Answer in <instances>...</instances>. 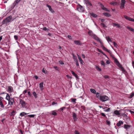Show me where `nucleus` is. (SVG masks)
<instances>
[{
  "label": "nucleus",
  "mask_w": 134,
  "mask_h": 134,
  "mask_svg": "<svg viewBox=\"0 0 134 134\" xmlns=\"http://www.w3.org/2000/svg\"><path fill=\"white\" fill-rule=\"evenodd\" d=\"M72 116L73 117L74 120V121H77V115L74 112L72 114Z\"/></svg>",
  "instance_id": "nucleus-11"
},
{
  "label": "nucleus",
  "mask_w": 134,
  "mask_h": 134,
  "mask_svg": "<svg viewBox=\"0 0 134 134\" xmlns=\"http://www.w3.org/2000/svg\"><path fill=\"white\" fill-rule=\"evenodd\" d=\"M49 10L52 13H53L54 12V11L53 10V9L52 8V7L50 8L49 9Z\"/></svg>",
  "instance_id": "nucleus-44"
},
{
  "label": "nucleus",
  "mask_w": 134,
  "mask_h": 134,
  "mask_svg": "<svg viewBox=\"0 0 134 134\" xmlns=\"http://www.w3.org/2000/svg\"><path fill=\"white\" fill-rule=\"evenodd\" d=\"M113 45H114V47H115L117 48V47L118 46V45L116 43H115V42H113Z\"/></svg>",
  "instance_id": "nucleus-40"
},
{
  "label": "nucleus",
  "mask_w": 134,
  "mask_h": 134,
  "mask_svg": "<svg viewBox=\"0 0 134 134\" xmlns=\"http://www.w3.org/2000/svg\"><path fill=\"white\" fill-rule=\"evenodd\" d=\"M102 96L99 93L97 92L96 94V97L98 99H100L101 97Z\"/></svg>",
  "instance_id": "nucleus-15"
},
{
  "label": "nucleus",
  "mask_w": 134,
  "mask_h": 134,
  "mask_svg": "<svg viewBox=\"0 0 134 134\" xmlns=\"http://www.w3.org/2000/svg\"><path fill=\"white\" fill-rule=\"evenodd\" d=\"M88 33L90 36H91L92 37L94 34H93V33L90 30L88 32Z\"/></svg>",
  "instance_id": "nucleus-19"
},
{
  "label": "nucleus",
  "mask_w": 134,
  "mask_h": 134,
  "mask_svg": "<svg viewBox=\"0 0 134 134\" xmlns=\"http://www.w3.org/2000/svg\"><path fill=\"white\" fill-rule=\"evenodd\" d=\"M86 3L88 5H90V6H92V4L91 3V2H90V1L88 0H87L86 1Z\"/></svg>",
  "instance_id": "nucleus-21"
},
{
  "label": "nucleus",
  "mask_w": 134,
  "mask_h": 134,
  "mask_svg": "<svg viewBox=\"0 0 134 134\" xmlns=\"http://www.w3.org/2000/svg\"><path fill=\"white\" fill-rule=\"evenodd\" d=\"M43 83L41 82L39 84L40 87V88L41 90H42L43 89Z\"/></svg>",
  "instance_id": "nucleus-14"
},
{
  "label": "nucleus",
  "mask_w": 134,
  "mask_h": 134,
  "mask_svg": "<svg viewBox=\"0 0 134 134\" xmlns=\"http://www.w3.org/2000/svg\"><path fill=\"white\" fill-rule=\"evenodd\" d=\"M75 134H80V132L77 130H75L74 132Z\"/></svg>",
  "instance_id": "nucleus-45"
},
{
  "label": "nucleus",
  "mask_w": 134,
  "mask_h": 134,
  "mask_svg": "<svg viewBox=\"0 0 134 134\" xmlns=\"http://www.w3.org/2000/svg\"><path fill=\"white\" fill-rule=\"evenodd\" d=\"M33 95L35 97V98H37V94L35 92H33Z\"/></svg>",
  "instance_id": "nucleus-36"
},
{
  "label": "nucleus",
  "mask_w": 134,
  "mask_h": 134,
  "mask_svg": "<svg viewBox=\"0 0 134 134\" xmlns=\"http://www.w3.org/2000/svg\"><path fill=\"white\" fill-rule=\"evenodd\" d=\"M43 30L44 31L48 30V29H47L46 27H44L43 29Z\"/></svg>",
  "instance_id": "nucleus-58"
},
{
  "label": "nucleus",
  "mask_w": 134,
  "mask_h": 134,
  "mask_svg": "<svg viewBox=\"0 0 134 134\" xmlns=\"http://www.w3.org/2000/svg\"><path fill=\"white\" fill-rule=\"evenodd\" d=\"M106 39L108 42H111L112 41L110 38L109 37H106Z\"/></svg>",
  "instance_id": "nucleus-34"
},
{
  "label": "nucleus",
  "mask_w": 134,
  "mask_h": 134,
  "mask_svg": "<svg viewBox=\"0 0 134 134\" xmlns=\"http://www.w3.org/2000/svg\"><path fill=\"white\" fill-rule=\"evenodd\" d=\"M134 96V92H132L131 93V95L130 96V97L131 98H132Z\"/></svg>",
  "instance_id": "nucleus-41"
},
{
  "label": "nucleus",
  "mask_w": 134,
  "mask_h": 134,
  "mask_svg": "<svg viewBox=\"0 0 134 134\" xmlns=\"http://www.w3.org/2000/svg\"><path fill=\"white\" fill-rule=\"evenodd\" d=\"M90 91L91 92L95 94L96 92V90L94 89H91Z\"/></svg>",
  "instance_id": "nucleus-32"
},
{
  "label": "nucleus",
  "mask_w": 134,
  "mask_h": 134,
  "mask_svg": "<svg viewBox=\"0 0 134 134\" xmlns=\"http://www.w3.org/2000/svg\"><path fill=\"white\" fill-rule=\"evenodd\" d=\"M126 28L128 29L129 30L132 32H133L134 33V29H133L132 28L129 26H127Z\"/></svg>",
  "instance_id": "nucleus-25"
},
{
  "label": "nucleus",
  "mask_w": 134,
  "mask_h": 134,
  "mask_svg": "<svg viewBox=\"0 0 134 134\" xmlns=\"http://www.w3.org/2000/svg\"><path fill=\"white\" fill-rule=\"evenodd\" d=\"M27 114V113H25L24 112H22L20 114V116H24V115H26Z\"/></svg>",
  "instance_id": "nucleus-31"
},
{
  "label": "nucleus",
  "mask_w": 134,
  "mask_h": 134,
  "mask_svg": "<svg viewBox=\"0 0 134 134\" xmlns=\"http://www.w3.org/2000/svg\"><path fill=\"white\" fill-rule=\"evenodd\" d=\"M52 114L53 115L55 116L57 115V113L54 111H52Z\"/></svg>",
  "instance_id": "nucleus-37"
},
{
  "label": "nucleus",
  "mask_w": 134,
  "mask_h": 134,
  "mask_svg": "<svg viewBox=\"0 0 134 134\" xmlns=\"http://www.w3.org/2000/svg\"><path fill=\"white\" fill-rule=\"evenodd\" d=\"M114 113L115 114L117 115H119L120 114V113H119V111L117 110H116L114 112Z\"/></svg>",
  "instance_id": "nucleus-23"
},
{
  "label": "nucleus",
  "mask_w": 134,
  "mask_h": 134,
  "mask_svg": "<svg viewBox=\"0 0 134 134\" xmlns=\"http://www.w3.org/2000/svg\"><path fill=\"white\" fill-rule=\"evenodd\" d=\"M5 93L7 94L5 99L8 101V104L12 106L13 105V103L15 102L14 98L10 97L9 94L7 93Z\"/></svg>",
  "instance_id": "nucleus-1"
},
{
  "label": "nucleus",
  "mask_w": 134,
  "mask_h": 134,
  "mask_svg": "<svg viewBox=\"0 0 134 134\" xmlns=\"http://www.w3.org/2000/svg\"><path fill=\"white\" fill-rule=\"evenodd\" d=\"M42 72L45 74H46L47 73V71H46L45 69H44V68H43L42 69Z\"/></svg>",
  "instance_id": "nucleus-35"
},
{
  "label": "nucleus",
  "mask_w": 134,
  "mask_h": 134,
  "mask_svg": "<svg viewBox=\"0 0 134 134\" xmlns=\"http://www.w3.org/2000/svg\"><path fill=\"white\" fill-rule=\"evenodd\" d=\"M123 124V122L121 121H120L117 124V125L119 127L120 126L121 124Z\"/></svg>",
  "instance_id": "nucleus-18"
},
{
  "label": "nucleus",
  "mask_w": 134,
  "mask_h": 134,
  "mask_svg": "<svg viewBox=\"0 0 134 134\" xmlns=\"http://www.w3.org/2000/svg\"><path fill=\"white\" fill-rule=\"evenodd\" d=\"M77 9L80 12H82L84 10L83 8L80 5H79L77 6Z\"/></svg>",
  "instance_id": "nucleus-7"
},
{
  "label": "nucleus",
  "mask_w": 134,
  "mask_h": 134,
  "mask_svg": "<svg viewBox=\"0 0 134 134\" xmlns=\"http://www.w3.org/2000/svg\"><path fill=\"white\" fill-rule=\"evenodd\" d=\"M114 62L116 64V65L120 68L123 71L124 70V68L122 66L120 63H119L117 59L116 58L114 57Z\"/></svg>",
  "instance_id": "nucleus-2"
},
{
  "label": "nucleus",
  "mask_w": 134,
  "mask_h": 134,
  "mask_svg": "<svg viewBox=\"0 0 134 134\" xmlns=\"http://www.w3.org/2000/svg\"><path fill=\"white\" fill-rule=\"evenodd\" d=\"M14 37L15 40H17L18 38V36L15 35L14 36Z\"/></svg>",
  "instance_id": "nucleus-48"
},
{
  "label": "nucleus",
  "mask_w": 134,
  "mask_h": 134,
  "mask_svg": "<svg viewBox=\"0 0 134 134\" xmlns=\"http://www.w3.org/2000/svg\"><path fill=\"white\" fill-rule=\"evenodd\" d=\"M12 18V16H9L7 17L5 19H4L3 20V22L4 23H7L11 21Z\"/></svg>",
  "instance_id": "nucleus-3"
},
{
  "label": "nucleus",
  "mask_w": 134,
  "mask_h": 134,
  "mask_svg": "<svg viewBox=\"0 0 134 134\" xmlns=\"http://www.w3.org/2000/svg\"><path fill=\"white\" fill-rule=\"evenodd\" d=\"M124 18L125 19H127L129 21H131V18L129 16H126L125 15H124Z\"/></svg>",
  "instance_id": "nucleus-22"
},
{
  "label": "nucleus",
  "mask_w": 134,
  "mask_h": 134,
  "mask_svg": "<svg viewBox=\"0 0 134 134\" xmlns=\"http://www.w3.org/2000/svg\"><path fill=\"white\" fill-rule=\"evenodd\" d=\"M100 19L101 20V21L102 22H104V21H105V20L104 19Z\"/></svg>",
  "instance_id": "nucleus-64"
},
{
  "label": "nucleus",
  "mask_w": 134,
  "mask_h": 134,
  "mask_svg": "<svg viewBox=\"0 0 134 134\" xmlns=\"http://www.w3.org/2000/svg\"><path fill=\"white\" fill-rule=\"evenodd\" d=\"M117 2H111L110 3V4H111V5H117Z\"/></svg>",
  "instance_id": "nucleus-33"
},
{
  "label": "nucleus",
  "mask_w": 134,
  "mask_h": 134,
  "mask_svg": "<svg viewBox=\"0 0 134 134\" xmlns=\"http://www.w3.org/2000/svg\"><path fill=\"white\" fill-rule=\"evenodd\" d=\"M106 122L107 123V124H108V125H109L110 124V122L108 120H107L106 121Z\"/></svg>",
  "instance_id": "nucleus-52"
},
{
  "label": "nucleus",
  "mask_w": 134,
  "mask_h": 134,
  "mask_svg": "<svg viewBox=\"0 0 134 134\" xmlns=\"http://www.w3.org/2000/svg\"><path fill=\"white\" fill-rule=\"evenodd\" d=\"M96 68L97 70H98L99 71H101L102 70L98 66H96Z\"/></svg>",
  "instance_id": "nucleus-39"
},
{
  "label": "nucleus",
  "mask_w": 134,
  "mask_h": 134,
  "mask_svg": "<svg viewBox=\"0 0 134 134\" xmlns=\"http://www.w3.org/2000/svg\"><path fill=\"white\" fill-rule=\"evenodd\" d=\"M68 37L71 40L72 39V37L71 36L69 35H68Z\"/></svg>",
  "instance_id": "nucleus-51"
},
{
  "label": "nucleus",
  "mask_w": 134,
  "mask_h": 134,
  "mask_svg": "<svg viewBox=\"0 0 134 134\" xmlns=\"http://www.w3.org/2000/svg\"><path fill=\"white\" fill-rule=\"evenodd\" d=\"M113 25L114 26H117L119 28L120 27V25L118 24H116L115 23H113Z\"/></svg>",
  "instance_id": "nucleus-24"
},
{
  "label": "nucleus",
  "mask_w": 134,
  "mask_h": 134,
  "mask_svg": "<svg viewBox=\"0 0 134 134\" xmlns=\"http://www.w3.org/2000/svg\"><path fill=\"white\" fill-rule=\"evenodd\" d=\"M108 100V97L106 96H102L100 99V101L104 102Z\"/></svg>",
  "instance_id": "nucleus-4"
},
{
  "label": "nucleus",
  "mask_w": 134,
  "mask_h": 134,
  "mask_svg": "<svg viewBox=\"0 0 134 134\" xmlns=\"http://www.w3.org/2000/svg\"><path fill=\"white\" fill-rule=\"evenodd\" d=\"M35 116V115H28V116L30 118H34Z\"/></svg>",
  "instance_id": "nucleus-38"
},
{
  "label": "nucleus",
  "mask_w": 134,
  "mask_h": 134,
  "mask_svg": "<svg viewBox=\"0 0 134 134\" xmlns=\"http://www.w3.org/2000/svg\"><path fill=\"white\" fill-rule=\"evenodd\" d=\"M46 6L49 8V9L51 7V6L48 4H46Z\"/></svg>",
  "instance_id": "nucleus-59"
},
{
  "label": "nucleus",
  "mask_w": 134,
  "mask_h": 134,
  "mask_svg": "<svg viewBox=\"0 0 134 134\" xmlns=\"http://www.w3.org/2000/svg\"><path fill=\"white\" fill-rule=\"evenodd\" d=\"M7 92L9 93H11L13 92V89L12 87L8 86L7 87Z\"/></svg>",
  "instance_id": "nucleus-6"
},
{
  "label": "nucleus",
  "mask_w": 134,
  "mask_h": 134,
  "mask_svg": "<svg viewBox=\"0 0 134 134\" xmlns=\"http://www.w3.org/2000/svg\"><path fill=\"white\" fill-rule=\"evenodd\" d=\"M101 47L104 50L108 52V53H110L111 52L110 51L108 50L105 47H104L103 46H102Z\"/></svg>",
  "instance_id": "nucleus-13"
},
{
  "label": "nucleus",
  "mask_w": 134,
  "mask_h": 134,
  "mask_svg": "<svg viewBox=\"0 0 134 134\" xmlns=\"http://www.w3.org/2000/svg\"><path fill=\"white\" fill-rule=\"evenodd\" d=\"M76 98H71V100L72 102L74 103V104H75L76 103Z\"/></svg>",
  "instance_id": "nucleus-28"
},
{
  "label": "nucleus",
  "mask_w": 134,
  "mask_h": 134,
  "mask_svg": "<svg viewBox=\"0 0 134 134\" xmlns=\"http://www.w3.org/2000/svg\"><path fill=\"white\" fill-rule=\"evenodd\" d=\"M15 111L14 110H13L12 112L10 113V115L11 116H14L15 115Z\"/></svg>",
  "instance_id": "nucleus-27"
},
{
  "label": "nucleus",
  "mask_w": 134,
  "mask_h": 134,
  "mask_svg": "<svg viewBox=\"0 0 134 134\" xmlns=\"http://www.w3.org/2000/svg\"><path fill=\"white\" fill-rule=\"evenodd\" d=\"M101 115L103 116H104V117H106V115H105V114L103 113H100Z\"/></svg>",
  "instance_id": "nucleus-46"
},
{
  "label": "nucleus",
  "mask_w": 134,
  "mask_h": 134,
  "mask_svg": "<svg viewBox=\"0 0 134 134\" xmlns=\"http://www.w3.org/2000/svg\"><path fill=\"white\" fill-rule=\"evenodd\" d=\"M92 37L97 41L99 39V38L94 34L93 35Z\"/></svg>",
  "instance_id": "nucleus-17"
},
{
  "label": "nucleus",
  "mask_w": 134,
  "mask_h": 134,
  "mask_svg": "<svg viewBox=\"0 0 134 134\" xmlns=\"http://www.w3.org/2000/svg\"><path fill=\"white\" fill-rule=\"evenodd\" d=\"M71 73L72 74V75L76 78V79L78 78V76L76 74L74 71H71Z\"/></svg>",
  "instance_id": "nucleus-20"
},
{
  "label": "nucleus",
  "mask_w": 134,
  "mask_h": 134,
  "mask_svg": "<svg viewBox=\"0 0 134 134\" xmlns=\"http://www.w3.org/2000/svg\"><path fill=\"white\" fill-rule=\"evenodd\" d=\"M125 0H121L120 3V8L121 9H123L124 8L125 4L126 3Z\"/></svg>",
  "instance_id": "nucleus-5"
},
{
  "label": "nucleus",
  "mask_w": 134,
  "mask_h": 134,
  "mask_svg": "<svg viewBox=\"0 0 134 134\" xmlns=\"http://www.w3.org/2000/svg\"><path fill=\"white\" fill-rule=\"evenodd\" d=\"M21 0H16L15 1V3L16 4H17Z\"/></svg>",
  "instance_id": "nucleus-57"
},
{
  "label": "nucleus",
  "mask_w": 134,
  "mask_h": 134,
  "mask_svg": "<svg viewBox=\"0 0 134 134\" xmlns=\"http://www.w3.org/2000/svg\"><path fill=\"white\" fill-rule=\"evenodd\" d=\"M110 108H108L107 109L105 110V111L106 112H108L110 110Z\"/></svg>",
  "instance_id": "nucleus-56"
},
{
  "label": "nucleus",
  "mask_w": 134,
  "mask_h": 134,
  "mask_svg": "<svg viewBox=\"0 0 134 134\" xmlns=\"http://www.w3.org/2000/svg\"><path fill=\"white\" fill-rule=\"evenodd\" d=\"M65 107H63L62 108H61L60 109H59V111H63V109H65Z\"/></svg>",
  "instance_id": "nucleus-47"
},
{
  "label": "nucleus",
  "mask_w": 134,
  "mask_h": 134,
  "mask_svg": "<svg viewBox=\"0 0 134 134\" xmlns=\"http://www.w3.org/2000/svg\"><path fill=\"white\" fill-rule=\"evenodd\" d=\"M74 42L75 44L78 45H81L82 44V43L79 40H75L74 41Z\"/></svg>",
  "instance_id": "nucleus-9"
},
{
  "label": "nucleus",
  "mask_w": 134,
  "mask_h": 134,
  "mask_svg": "<svg viewBox=\"0 0 134 134\" xmlns=\"http://www.w3.org/2000/svg\"><path fill=\"white\" fill-rule=\"evenodd\" d=\"M103 77L105 79H108L109 77V76L107 75H105L103 76Z\"/></svg>",
  "instance_id": "nucleus-54"
},
{
  "label": "nucleus",
  "mask_w": 134,
  "mask_h": 134,
  "mask_svg": "<svg viewBox=\"0 0 134 134\" xmlns=\"http://www.w3.org/2000/svg\"><path fill=\"white\" fill-rule=\"evenodd\" d=\"M103 10H104L106 11H109V10L108 9L104 7L103 9Z\"/></svg>",
  "instance_id": "nucleus-49"
},
{
  "label": "nucleus",
  "mask_w": 134,
  "mask_h": 134,
  "mask_svg": "<svg viewBox=\"0 0 134 134\" xmlns=\"http://www.w3.org/2000/svg\"><path fill=\"white\" fill-rule=\"evenodd\" d=\"M97 41H98L100 43V44L101 45V46H103V43L101 42V41L100 40V39H99V40H98Z\"/></svg>",
  "instance_id": "nucleus-42"
},
{
  "label": "nucleus",
  "mask_w": 134,
  "mask_h": 134,
  "mask_svg": "<svg viewBox=\"0 0 134 134\" xmlns=\"http://www.w3.org/2000/svg\"><path fill=\"white\" fill-rule=\"evenodd\" d=\"M91 15L93 17L96 18L97 16V15L94 13H93L91 14Z\"/></svg>",
  "instance_id": "nucleus-29"
},
{
  "label": "nucleus",
  "mask_w": 134,
  "mask_h": 134,
  "mask_svg": "<svg viewBox=\"0 0 134 134\" xmlns=\"http://www.w3.org/2000/svg\"><path fill=\"white\" fill-rule=\"evenodd\" d=\"M77 55L78 56V58L80 61V63L83 64V62L81 59V57L78 54H77Z\"/></svg>",
  "instance_id": "nucleus-12"
},
{
  "label": "nucleus",
  "mask_w": 134,
  "mask_h": 134,
  "mask_svg": "<svg viewBox=\"0 0 134 134\" xmlns=\"http://www.w3.org/2000/svg\"><path fill=\"white\" fill-rule=\"evenodd\" d=\"M54 68L55 69L57 70H58V67L57 66H54Z\"/></svg>",
  "instance_id": "nucleus-60"
},
{
  "label": "nucleus",
  "mask_w": 134,
  "mask_h": 134,
  "mask_svg": "<svg viewBox=\"0 0 134 134\" xmlns=\"http://www.w3.org/2000/svg\"><path fill=\"white\" fill-rule=\"evenodd\" d=\"M101 25H102L104 27H107V26L105 25V24H104L103 23H101Z\"/></svg>",
  "instance_id": "nucleus-50"
},
{
  "label": "nucleus",
  "mask_w": 134,
  "mask_h": 134,
  "mask_svg": "<svg viewBox=\"0 0 134 134\" xmlns=\"http://www.w3.org/2000/svg\"><path fill=\"white\" fill-rule=\"evenodd\" d=\"M20 103L21 104L22 107L23 108L24 107L26 104V103H25V102L22 99L20 100Z\"/></svg>",
  "instance_id": "nucleus-8"
},
{
  "label": "nucleus",
  "mask_w": 134,
  "mask_h": 134,
  "mask_svg": "<svg viewBox=\"0 0 134 134\" xmlns=\"http://www.w3.org/2000/svg\"><path fill=\"white\" fill-rule=\"evenodd\" d=\"M100 7L102 9H103V8L104 7V5L102 4H100Z\"/></svg>",
  "instance_id": "nucleus-55"
},
{
  "label": "nucleus",
  "mask_w": 134,
  "mask_h": 134,
  "mask_svg": "<svg viewBox=\"0 0 134 134\" xmlns=\"http://www.w3.org/2000/svg\"><path fill=\"white\" fill-rule=\"evenodd\" d=\"M75 60H74V61L76 63V62H78V61L76 57H75Z\"/></svg>",
  "instance_id": "nucleus-61"
},
{
  "label": "nucleus",
  "mask_w": 134,
  "mask_h": 134,
  "mask_svg": "<svg viewBox=\"0 0 134 134\" xmlns=\"http://www.w3.org/2000/svg\"><path fill=\"white\" fill-rule=\"evenodd\" d=\"M101 64L103 66H105V63L102 60L101 61Z\"/></svg>",
  "instance_id": "nucleus-43"
},
{
  "label": "nucleus",
  "mask_w": 134,
  "mask_h": 134,
  "mask_svg": "<svg viewBox=\"0 0 134 134\" xmlns=\"http://www.w3.org/2000/svg\"><path fill=\"white\" fill-rule=\"evenodd\" d=\"M131 125H127L126 124H125L124 125V128L126 129H129L131 127Z\"/></svg>",
  "instance_id": "nucleus-16"
},
{
  "label": "nucleus",
  "mask_w": 134,
  "mask_h": 134,
  "mask_svg": "<svg viewBox=\"0 0 134 134\" xmlns=\"http://www.w3.org/2000/svg\"><path fill=\"white\" fill-rule=\"evenodd\" d=\"M57 104V103H55L54 102H52V105H54L55 104Z\"/></svg>",
  "instance_id": "nucleus-63"
},
{
  "label": "nucleus",
  "mask_w": 134,
  "mask_h": 134,
  "mask_svg": "<svg viewBox=\"0 0 134 134\" xmlns=\"http://www.w3.org/2000/svg\"><path fill=\"white\" fill-rule=\"evenodd\" d=\"M82 56L83 58H85V55L83 54H82Z\"/></svg>",
  "instance_id": "nucleus-62"
},
{
  "label": "nucleus",
  "mask_w": 134,
  "mask_h": 134,
  "mask_svg": "<svg viewBox=\"0 0 134 134\" xmlns=\"http://www.w3.org/2000/svg\"><path fill=\"white\" fill-rule=\"evenodd\" d=\"M59 63H60V64L61 65L64 64V63L61 60L59 61Z\"/></svg>",
  "instance_id": "nucleus-53"
},
{
  "label": "nucleus",
  "mask_w": 134,
  "mask_h": 134,
  "mask_svg": "<svg viewBox=\"0 0 134 134\" xmlns=\"http://www.w3.org/2000/svg\"><path fill=\"white\" fill-rule=\"evenodd\" d=\"M97 50L99 52H100V53H102L103 54V55L105 56H106V55H105V54L100 49H99V48H97Z\"/></svg>",
  "instance_id": "nucleus-26"
},
{
  "label": "nucleus",
  "mask_w": 134,
  "mask_h": 134,
  "mask_svg": "<svg viewBox=\"0 0 134 134\" xmlns=\"http://www.w3.org/2000/svg\"><path fill=\"white\" fill-rule=\"evenodd\" d=\"M103 14L105 16L108 17H109L110 16V15L108 13H103Z\"/></svg>",
  "instance_id": "nucleus-30"
},
{
  "label": "nucleus",
  "mask_w": 134,
  "mask_h": 134,
  "mask_svg": "<svg viewBox=\"0 0 134 134\" xmlns=\"http://www.w3.org/2000/svg\"><path fill=\"white\" fill-rule=\"evenodd\" d=\"M3 98L0 96V105L2 108H3L4 107V106L3 105L2 102V101L3 100Z\"/></svg>",
  "instance_id": "nucleus-10"
}]
</instances>
